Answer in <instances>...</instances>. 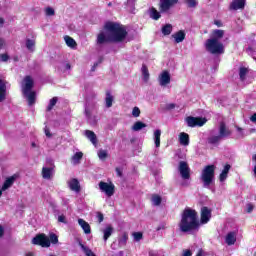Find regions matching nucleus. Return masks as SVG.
Returning <instances> with one entry per match:
<instances>
[{"instance_id": "obj_45", "label": "nucleus", "mask_w": 256, "mask_h": 256, "mask_svg": "<svg viewBox=\"0 0 256 256\" xmlns=\"http://www.w3.org/2000/svg\"><path fill=\"white\" fill-rule=\"evenodd\" d=\"M141 115V110L139 109V107H134L132 110V116L133 117H139Z\"/></svg>"}, {"instance_id": "obj_7", "label": "nucleus", "mask_w": 256, "mask_h": 256, "mask_svg": "<svg viewBox=\"0 0 256 256\" xmlns=\"http://www.w3.org/2000/svg\"><path fill=\"white\" fill-rule=\"evenodd\" d=\"M98 187L102 193H105L107 197H113L115 195V184L100 181Z\"/></svg>"}, {"instance_id": "obj_61", "label": "nucleus", "mask_w": 256, "mask_h": 256, "mask_svg": "<svg viewBox=\"0 0 256 256\" xmlns=\"http://www.w3.org/2000/svg\"><path fill=\"white\" fill-rule=\"evenodd\" d=\"M196 256H203V250H199Z\"/></svg>"}, {"instance_id": "obj_62", "label": "nucleus", "mask_w": 256, "mask_h": 256, "mask_svg": "<svg viewBox=\"0 0 256 256\" xmlns=\"http://www.w3.org/2000/svg\"><path fill=\"white\" fill-rule=\"evenodd\" d=\"M161 229H165V225H161L157 228V231H161Z\"/></svg>"}, {"instance_id": "obj_20", "label": "nucleus", "mask_w": 256, "mask_h": 256, "mask_svg": "<svg viewBox=\"0 0 256 256\" xmlns=\"http://www.w3.org/2000/svg\"><path fill=\"white\" fill-rule=\"evenodd\" d=\"M68 187L71 189V191H75V193H79V191H81L79 180L75 178L68 181Z\"/></svg>"}, {"instance_id": "obj_18", "label": "nucleus", "mask_w": 256, "mask_h": 256, "mask_svg": "<svg viewBox=\"0 0 256 256\" xmlns=\"http://www.w3.org/2000/svg\"><path fill=\"white\" fill-rule=\"evenodd\" d=\"M114 231L115 230L111 225H107L104 229L101 230V232L103 233V240L105 241V243L109 239V237L113 235Z\"/></svg>"}, {"instance_id": "obj_11", "label": "nucleus", "mask_w": 256, "mask_h": 256, "mask_svg": "<svg viewBox=\"0 0 256 256\" xmlns=\"http://www.w3.org/2000/svg\"><path fill=\"white\" fill-rule=\"evenodd\" d=\"M179 0H160V11L165 13L173 7V5H177Z\"/></svg>"}, {"instance_id": "obj_64", "label": "nucleus", "mask_w": 256, "mask_h": 256, "mask_svg": "<svg viewBox=\"0 0 256 256\" xmlns=\"http://www.w3.org/2000/svg\"><path fill=\"white\" fill-rule=\"evenodd\" d=\"M25 256H35V254H33V252H28Z\"/></svg>"}, {"instance_id": "obj_58", "label": "nucleus", "mask_w": 256, "mask_h": 256, "mask_svg": "<svg viewBox=\"0 0 256 256\" xmlns=\"http://www.w3.org/2000/svg\"><path fill=\"white\" fill-rule=\"evenodd\" d=\"M237 131H239V133H241V137H243V128L237 127Z\"/></svg>"}, {"instance_id": "obj_48", "label": "nucleus", "mask_w": 256, "mask_h": 256, "mask_svg": "<svg viewBox=\"0 0 256 256\" xmlns=\"http://www.w3.org/2000/svg\"><path fill=\"white\" fill-rule=\"evenodd\" d=\"M97 219H98L99 223H103V219H104L103 213L98 212L97 213Z\"/></svg>"}, {"instance_id": "obj_23", "label": "nucleus", "mask_w": 256, "mask_h": 256, "mask_svg": "<svg viewBox=\"0 0 256 256\" xmlns=\"http://www.w3.org/2000/svg\"><path fill=\"white\" fill-rule=\"evenodd\" d=\"M230 170H231V165L226 164L224 166V169L222 170L220 176H219V181H221V183H223V181H226Z\"/></svg>"}, {"instance_id": "obj_36", "label": "nucleus", "mask_w": 256, "mask_h": 256, "mask_svg": "<svg viewBox=\"0 0 256 256\" xmlns=\"http://www.w3.org/2000/svg\"><path fill=\"white\" fill-rule=\"evenodd\" d=\"M83 159V152H76L73 156H72V162L74 163V165L79 164V162Z\"/></svg>"}, {"instance_id": "obj_13", "label": "nucleus", "mask_w": 256, "mask_h": 256, "mask_svg": "<svg viewBox=\"0 0 256 256\" xmlns=\"http://www.w3.org/2000/svg\"><path fill=\"white\" fill-rule=\"evenodd\" d=\"M210 220H211V210H209V208H207V207H202L201 208V219H200L202 225L209 223Z\"/></svg>"}, {"instance_id": "obj_16", "label": "nucleus", "mask_w": 256, "mask_h": 256, "mask_svg": "<svg viewBox=\"0 0 256 256\" xmlns=\"http://www.w3.org/2000/svg\"><path fill=\"white\" fill-rule=\"evenodd\" d=\"M85 113L88 123L90 125H97V115L93 114V110L86 108Z\"/></svg>"}, {"instance_id": "obj_63", "label": "nucleus", "mask_w": 256, "mask_h": 256, "mask_svg": "<svg viewBox=\"0 0 256 256\" xmlns=\"http://www.w3.org/2000/svg\"><path fill=\"white\" fill-rule=\"evenodd\" d=\"M168 108L175 109V104H169Z\"/></svg>"}, {"instance_id": "obj_21", "label": "nucleus", "mask_w": 256, "mask_h": 256, "mask_svg": "<svg viewBox=\"0 0 256 256\" xmlns=\"http://www.w3.org/2000/svg\"><path fill=\"white\" fill-rule=\"evenodd\" d=\"M85 136L87 137V139H89V141L92 142L94 147H97V135L95 134V132H93L91 130H86Z\"/></svg>"}, {"instance_id": "obj_41", "label": "nucleus", "mask_w": 256, "mask_h": 256, "mask_svg": "<svg viewBox=\"0 0 256 256\" xmlns=\"http://www.w3.org/2000/svg\"><path fill=\"white\" fill-rule=\"evenodd\" d=\"M151 201L155 207H159V205H161L162 199L159 195H153Z\"/></svg>"}, {"instance_id": "obj_10", "label": "nucleus", "mask_w": 256, "mask_h": 256, "mask_svg": "<svg viewBox=\"0 0 256 256\" xmlns=\"http://www.w3.org/2000/svg\"><path fill=\"white\" fill-rule=\"evenodd\" d=\"M158 83L160 87H167V85L171 83V74L169 71L164 70L161 72V74L158 76Z\"/></svg>"}, {"instance_id": "obj_33", "label": "nucleus", "mask_w": 256, "mask_h": 256, "mask_svg": "<svg viewBox=\"0 0 256 256\" xmlns=\"http://www.w3.org/2000/svg\"><path fill=\"white\" fill-rule=\"evenodd\" d=\"M141 73H142L143 81L147 83V81H149V69L147 68V65L145 64L142 65Z\"/></svg>"}, {"instance_id": "obj_9", "label": "nucleus", "mask_w": 256, "mask_h": 256, "mask_svg": "<svg viewBox=\"0 0 256 256\" xmlns=\"http://www.w3.org/2000/svg\"><path fill=\"white\" fill-rule=\"evenodd\" d=\"M186 123L188 127H203L205 123H207L206 118H201V117H192L189 116L186 118Z\"/></svg>"}, {"instance_id": "obj_37", "label": "nucleus", "mask_w": 256, "mask_h": 256, "mask_svg": "<svg viewBox=\"0 0 256 256\" xmlns=\"http://www.w3.org/2000/svg\"><path fill=\"white\" fill-rule=\"evenodd\" d=\"M248 73H249V70L247 68L241 67L239 70L240 81H245V78L247 77Z\"/></svg>"}, {"instance_id": "obj_19", "label": "nucleus", "mask_w": 256, "mask_h": 256, "mask_svg": "<svg viewBox=\"0 0 256 256\" xmlns=\"http://www.w3.org/2000/svg\"><path fill=\"white\" fill-rule=\"evenodd\" d=\"M105 107L106 109H111L113 107V102L115 101V97L113 94H111V91H106V96H105Z\"/></svg>"}, {"instance_id": "obj_52", "label": "nucleus", "mask_w": 256, "mask_h": 256, "mask_svg": "<svg viewBox=\"0 0 256 256\" xmlns=\"http://www.w3.org/2000/svg\"><path fill=\"white\" fill-rule=\"evenodd\" d=\"M116 173L118 177H123V170L121 168H116Z\"/></svg>"}, {"instance_id": "obj_17", "label": "nucleus", "mask_w": 256, "mask_h": 256, "mask_svg": "<svg viewBox=\"0 0 256 256\" xmlns=\"http://www.w3.org/2000/svg\"><path fill=\"white\" fill-rule=\"evenodd\" d=\"M53 175H55V169L53 167H43L42 168V177L43 179H53Z\"/></svg>"}, {"instance_id": "obj_35", "label": "nucleus", "mask_w": 256, "mask_h": 256, "mask_svg": "<svg viewBox=\"0 0 256 256\" xmlns=\"http://www.w3.org/2000/svg\"><path fill=\"white\" fill-rule=\"evenodd\" d=\"M100 161H105L109 157V152L107 150L99 149L97 152Z\"/></svg>"}, {"instance_id": "obj_53", "label": "nucleus", "mask_w": 256, "mask_h": 256, "mask_svg": "<svg viewBox=\"0 0 256 256\" xmlns=\"http://www.w3.org/2000/svg\"><path fill=\"white\" fill-rule=\"evenodd\" d=\"M193 253H191V250H185L182 254V256H191Z\"/></svg>"}, {"instance_id": "obj_55", "label": "nucleus", "mask_w": 256, "mask_h": 256, "mask_svg": "<svg viewBox=\"0 0 256 256\" xmlns=\"http://www.w3.org/2000/svg\"><path fill=\"white\" fill-rule=\"evenodd\" d=\"M250 121H252V123H256V113L250 117Z\"/></svg>"}, {"instance_id": "obj_32", "label": "nucleus", "mask_w": 256, "mask_h": 256, "mask_svg": "<svg viewBox=\"0 0 256 256\" xmlns=\"http://www.w3.org/2000/svg\"><path fill=\"white\" fill-rule=\"evenodd\" d=\"M154 143L155 147H161V130H156L154 132Z\"/></svg>"}, {"instance_id": "obj_40", "label": "nucleus", "mask_w": 256, "mask_h": 256, "mask_svg": "<svg viewBox=\"0 0 256 256\" xmlns=\"http://www.w3.org/2000/svg\"><path fill=\"white\" fill-rule=\"evenodd\" d=\"M26 48L28 49V51H35V40L27 39Z\"/></svg>"}, {"instance_id": "obj_12", "label": "nucleus", "mask_w": 256, "mask_h": 256, "mask_svg": "<svg viewBox=\"0 0 256 256\" xmlns=\"http://www.w3.org/2000/svg\"><path fill=\"white\" fill-rule=\"evenodd\" d=\"M218 133L222 139H227V137H231L232 132L225 122H221L218 128Z\"/></svg>"}, {"instance_id": "obj_34", "label": "nucleus", "mask_w": 256, "mask_h": 256, "mask_svg": "<svg viewBox=\"0 0 256 256\" xmlns=\"http://www.w3.org/2000/svg\"><path fill=\"white\" fill-rule=\"evenodd\" d=\"M145 127H147V124L137 121L133 124L132 131H141L142 129H145Z\"/></svg>"}, {"instance_id": "obj_30", "label": "nucleus", "mask_w": 256, "mask_h": 256, "mask_svg": "<svg viewBox=\"0 0 256 256\" xmlns=\"http://www.w3.org/2000/svg\"><path fill=\"white\" fill-rule=\"evenodd\" d=\"M221 139H223L222 137H220V135H215L212 134L208 137V143L210 145H217V143H219L221 141Z\"/></svg>"}, {"instance_id": "obj_49", "label": "nucleus", "mask_w": 256, "mask_h": 256, "mask_svg": "<svg viewBox=\"0 0 256 256\" xmlns=\"http://www.w3.org/2000/svg\"><path fill=\"white\" fill-rule=\"evenodd\" d=\"M127 5L131 9H134V7H135V0H127Z\"/></svg>"}, {"instance_id": "obj_46", "label": "nucleus", "mask_w": 256, "mask_h": 256, "mask_svg": "<svg viewBox=\"0 0 256 256\" xmlns=\"http://www.w3.org/2000/svg\"><path fill=\"white\" fill-rule=\"evenodd\" d=\"M58 222L67 224V218L65 217V215L58 216Z\"/></svg>"}, {"instance_id": "obj_31", "label": "nucleus", "mask_w": 256, "mask_h": 256, "mask_svg": "<svg viewBox=\"0 0 256 256\" xmlns=\"http://www.w3.org/2000/svg\"><path fill=\"white\" fill-rule=\"evenodd\" d=\"M64 41L71 49H75V47H77V42H75V39L71 38L70 36H65Z\"/></svg>"}, {"instance_id": "obj_59", "label": "nucleus", "mask_w": 256, "mask_h": 256, "mask_svg": "<svg viewBox=\"0 0 256 256\" xmlns=\"http://www.w3.org/2000/svg\"><path fill=\"white\" fill-rule=\"evenodd\" d=\"M5 45V41L3 39H0V49Z\"/></svg>"}, {"instance_id": "obj_1", "label": "nucleus", "mask_w": 256, "mask_h": 256, "mask_svg": "<svg viewBox=\"0 0 256 256\" xmlns=\"http://www.w3.org/2000/svg\"><path fill=\"white\" fill-rule=\"evenodd\" d=\"M105 32H100L97 36V45L105 43H121L127 37L125 26L116 22H107L104 25Z\"/></svg>"}, {"instance_id": "obj_39", "label": "nucleus", "mask_w": 256, "mask_h": 256, "mask_svg": "<svg viewBox=\"0 0 256 256\" xmlns=\"http://www.w3.org/2000/svg\"><path fill=\"white\" fill-rule=\"evenodd\" d=\"M58 101H59V98L57 97H53L52 99H50L49 104L47 106V111H52L53 107L57 105Z\"/></svg>"}, {"instance_id": "obj_14", "label": "nucleus", "mask_w": 256, "mask_h": 256, "mask_svg": "<svg viewBox=\"0 0 256 256\" xmlns=\"http://www.w3.org/2000/svg\"><path fill=\"white\" fill-rule=\"evenodd\" d=\"M7 99V81L0 78V103Z\"/></svg>"}, {"instance_id": "obj_3", "label": "nucleus", "mask_w": 256, "mask_h": 256, "mask_svg": "<svg viewBox=\"0 0 256 256\" xmlns=\"http://www.w3.org/2000/svg\"><path fill=\"white\" fill-rule=\"evenodd\" d=\"M225 36V31L223 30H213L209 39L204 43V47L208 53L211 55H223L225 53V45L221 41Z\"/></svg>"}, {"instance_id": "obj_54", "label": "nucleus", "mask_w": 256, "mask_h": 256, "mask_svg": "<svg viewBox=\"0 0 256 256\" xmlns=\"http://www.w3.org/2000/svg\"><path fill=\"white\" fill-rule=\"evenodd\" d=\"M64 69L65 71H69V69H71V64L69 63L64 64Z\"/></svg>"}, {"instance_id": "obj_27", "label": "nucleus", "mask_w": 256, "mask_h": 256, "mask_svg": "<svg viewBox=\"0 0 256 256\" xmlns=\"http://www.w3.org/2000/svg\"><path fill=\"white\" fill-rule=\"evenodd\" d=\"M172 37L175 39V43H183L185 41V32L180 30L172 35Z\"/></svg>"}, {"instance_id": "obj_4", "label": "nucleus", "mask_w": 256, "mask_h": 256, "mask_svg": "<svg viewBox=\"0 0 256 256\" xmlns=\"http://www.w3.org/2000/svg\"><path fill=\"white\" fill-rule=\"evenodd\" d=\"M34 81L31 76H26L21 84L22 87V93L24 97H26L28 101V105H35V99L37 97V94L31 89H33Z\"/></svg>"}, {"instance_id": "obj_60", "label": "nucleus", "mask_w": 256, "mask_h": 256, "mask_svg": "<svg viewBox=\"0 0 256 256\" xmlns=\"http://www.w3.org/2000/svg\"><path fill=\"white\" fill-rule=\"evenodd\" d=\"M214 24H216L217 27H221V22H220L219 20H216V21L214 22Z\"/></svg>"}, {"instance_id": "obj_56", "label": "nucleus", "mask_w": 256, "mask_h": 256, "mask_svg": "<svg viewBox=\"0 0 256 256\" xmlns=\"http://www.w3.org/2000/svg\"><path fill=\"white\" fill-rule=\"evenodd\" d=\"M45 135L46 137H51V132H49V129L48 128H45Z\"/></svg>"}, {"instance_id": "obj_26", "label": "nucleus", "mask_w": 256, "mask_h": 256, "mask_svg": "<svg viewBox=\"0 0 256 256\" xmlns=\"http://www.w3.org/2000/svg\"><path fill=\"white\" fill-rule=\"evenodd\" d=\"M15 179H17V176H11L7 178L2 186V191H7V189H9V187L15 183Z\"/></svg>"}, {"instance_id": "obj_2", "label": "nucleus", "mask_w": 256, "mask_h": 256, "mask_svg": "<svg viewBox=\"0 0 256 256\" xmlns=\"http://www.w3.org/2000/svg\"><path fill=\"white\" fill-rule=\"evenodd\" d=\"M178 227L182 233H193V231H199V218L197 211L186 208L181 214V220Z\"/></svg>"}, {"instance_id": "obj_51", "label": "nucleus", "mask_w": 256, "mask_h": 256, "mask_svg": "<svg viewBox=\"0 0 256 256\" xmlns=\"http://www.w3.org/2000/svg\"><path fill=\"white\" fill-rule=\"evenodd\" d=\"M100 63H103V59H100L98 62L94 63L92 71H95V68H97L100 65Z\"/></svg>"}, {"instance_id": "obj_47", "label": "nucleus", "mask_w": 256, "mask_h": 256, "mask_svg": "<svg viewBox=\"0 0 256 256\" xmlns=\"http://www.w3.org/2000/svg\"><path fill=\"white\" fill-rule=\"evenodd\" d=\"M0 61H2L3 63L9 61V55H7V54H1V55H0Z\"/></svg>"}, {"instance_id": "obj_15", "label": "nucleus", "mask_w": 256, "mask_h": 256, "mask_svg": "<svg viewBox=\"0 0 256 256\" xmlns=\"http://www.w3.org/2000/svg\"><path fill=\"white\" fill-rule=\"evenodd\" d=\"M230 11H238V9H245V0H233L229 6Z\"/></svg>"}, {"instance_id": "obj_24", "label": "nucleus", "mask_w": 256, "mask_h": 256, "mask_svg": "<svg viewBox=\"0 0 256 256\" xmlns=\"http://www.w3.org/2000/svg\"><path fill=\"white\" fill-rule=\"evenodd\" d=\"M179 143L183 145V147L189 146V134L182 132L179 134Z\"/></svg>"}, {"instance_id": "obj_28", "label": "nucleus", "mask_w": 256, "mask_h": 256, "mask_svg": "<svg viewBox=\"0 0 256 256\" xmlns=\"http://www.w3.org/2000/svg\"><path fill=\"white\" fill-rule=\"evenodd\" d=\"M149 15L151 19H154V21H159V19H161V13L153 7L150 8Z\"/></svg>"}, {"instance_id": "obj_8", "label": "nucleus", "mask_w": 256, "mask_h": 256, "mask_svg": "<svg viewBox=\"0 0 256 256\" xmlns=\"http://www.w3.org/2000/svg\"><path fill=\"white\" fill-rule=\"evenodd\" d=\"M178 171L184 181L191 179V168H189V164L186 161L179 162Z\"/></svg>"}, {"instance_id": "obj_29", "label": "nucleus", "mask_w": 256, "mask_h": 256, "mask_svg": "<svg viewBox=\"0 0 256 256\" xmlns=\"http://www.w3.org/2000/svg\"><path fill=\"white\" fill-rule=\"evenodd\" d=\"M129 240V235L127 233H122V235L118 238L119 247H125L127 245V241Z\"/></svg>"}, {"instance_id": "obj_42", "label": "nucleus", "mask_w": 256, "mask_h": 256, "mask_svg": "<svg viewBox=\"0 0 256 256\" xmlns=\"http://www.w3.org/2000/svg\"><path fill=\"white\" fill-rule=\"evenodd\" d=\"M184 2L188 7H190V9H195V7L199 5V2L197 0H184Z\"/></svg>"}, {"instance_id": "obj_6", "label": "nucleus", "mask_w": 256, "mask_h": 256, "mask_svg": "<svg viewBox=\"0 0 256 256\" xmlns=\"http://www.w3.org/2000/svg\"><path fill=\"white\" fill-rule=\"evenodd\" d=\"M51 242L55 245L59 243V238L55 234H50V239L45 234H39L32 239L33 245H40V247H51Z\"/></svg>"}, {"instance_id": "obj_44", "label": "nucleus", "mask_w": 256, "mask_h": 256, "mask_svg": "<svg viewBox=\"0 0 256 256\" xmlns=\"http://www.w3.org/2000/svg\"><path fill=\"white\" fill-rule=\"evenodd\" d=\"M134 241H141L143 239V233L135 232L133 233Z\"/></svg>"}, {"instance_id": "obj_57", "label": "nucleus", "mask_w": 256, "mask_h": 256, "mask_svg": "<svg viewBox=\"0 0 256 256\" xmlns=\"http://www.w3.org/2000/svg\"><path fill=\"white\" fill-rule=\"evenodd\" d=\"M5 233V229L3 226H0V237H3V234Z\"/></svg>"}, {"instance_id": "obj_43", "label": "nucleus", "mask_w": 256, "mask_h": 256, "mask_svg": "<svg viewBox=\"0 0 256 256\" xmlns=\"http://www.w3.org/2000/svg\"><path fill=\"white\" fill-rule=\"evenodd\" d=\"M45 13L48 17H53V15H55V10L52 7H47Z\"/></svg>"}, {"instance_id": "obj_22", "label": "nucleus", "mask_w": 256, "mask_h": 256, "mask_svg": "<svg viewBox=\"0 0 256 256\" xmlns=\"http://www.w3.org/2000/svg\"><path fill=\"white\" fill-rule=\"evenodd\" d=\"M78 224L80 225V227L83 229L84 233L86 235H89L91 233V226L89 225V223H87L85 220L83 219H78Z\"/></svg>"}, {"instance_id": "obj_38", "label": "nucleus", "mask_w": 256, "mask_h": 256, "mask_svg": "<svg viewBox=\"0 0 256 256\" xmlns=\"http://www.w3.org/2000/svg\"><path fill=\"white\" fill-rule=\"evenodd\" d=\"M173 31V26L171 24H166L162 27V33L164 35H171Z\"/></svg>"}, {"instance_id": "obj_25", "label": "nucleus", "mask_w": 256, "mask_h": 256, "mask_svg": "<svg viewBox=\"0 0 256 256\" xmlns=\"http://www.w3.org/2000/svg\"><path fill=\"white\" fill-rule=\"evenodd\" d=\"M237 241V233L230 232L226 235V243L227 245H235V242Z\"/></svg>"}, {"instance_id": "obj_50", "label": "nucleus", "mask_w": 256, "mask_h": 256, "mask_svg": "<svg viewBox=\"0 0 256 256\" xmlns=\"http://www.w3.org/2000/svg\"><path fill=\"white\" fill-rule=\"evenodd\" d=\"M253 209H254L253 204H247V205H246V211H247V213H251V212L253 211Z\"/></svg>"}, {"instance_id": "obj_5", "label": "nucleus", "mask_w": 256, "mask_h": 256, "mask_svg": "<svg viewBox=\"0 0 256 256\" xmlns=\"http://www.w3.org/2000/svg\"><path fill=\"white\" fill-rule=\"evenodd\" d=\"M215 169V165H208L201 172L200 180L206 189H209L215 183Z\"/></svg>"}]
</instances>
